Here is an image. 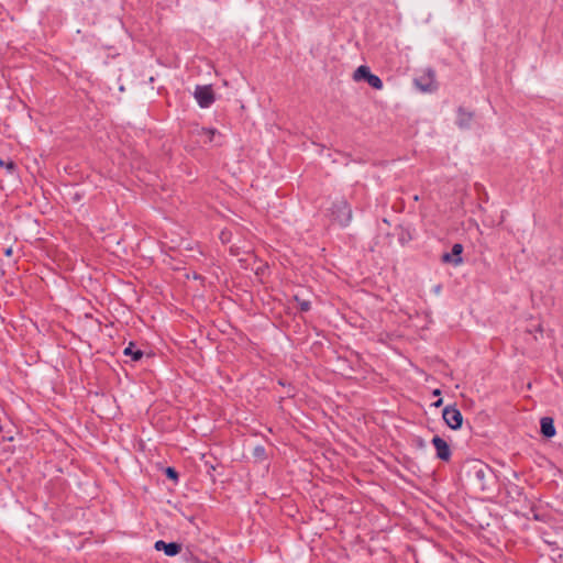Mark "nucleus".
<instances>
[{
  "mask_svg": "<svg viewBox=\"0 0 563 563\" xmlns=\"http://www.w3.org/2000/svg\"><path fill=\"white\" fill-rule=\"evenodd\" d=\"M331 217L340 225L345 227L352 219V210L345 200H338L333 202Z\"/></svg>",
  "mask_w": 563,
  "mask_h": 563,
  "instance_id": "obj_1",
  "label": "nucleus"
},
{
  "mask_svg": "<svg viewBox=\"0 0 563 563\" xmlns=\"http://www.w3.org/2000/svg\"><path fill=\"white\" fill-rule=\"evenodd\" d=\"M353 79L355 81L365 80L371 87L377 90L383 88L382 79L378 76L372 74L369 68L365 65H361L355 69Z\"/></svg>",
  "mask_w": 563,
  "mask_h": 563,
  "instance_id": "obj_2",
  "label": "nucleus"
},
{
  "mask_svg": "<svg viewBox=\"0 0 563 563\" xmlns=\"http://www.w3.org/2000/svg\"><path fill=\"white\" fill-rule=\"evenodd\" d=\"M442 417L449 428L457 430L462 427L463 417L455 406L445 407L443 409Z\"/></svg>",
  "mask_w": 563,
  "mask_h": 563,
  "instance_id": "obj_3",
  "label": "nucleus"
},
{
  "mask_svg": "<svg viewBox=\"0 0 563 563\" xmlns=\"http://www.w3.org/2000/svg\"><path fill=\"white\" fill-rule=\"evenodd\" d=\"M194 96L201 108H209L214 102V93L210 85L197 86Z\"/></svg>",
  "mask_w": 563,
  "mask_h": 563,
  "instance_id": "obj_4",
  "label": "nucleus"
},
{
  "mask_svg": "<svg viewBox=\"0 0 563 563\" xmlns=\"http://www.w3.org/2000/svg\"><path fill=\"white\" fill-rule=\"evenodd\" d=\"M415 84L422 92H432L437 89L434 73L431 69L424 70L415 79Z\"/></svg>",
  "mask_w": 563,
  "mask_h": 563,
  "instance_id": "obj_5",
  "label": "nucleus"
},
{
  "mask_svg": "<svg viewBox=\"0 0 563 563\" xmlns=\"http://www.w3.org/2000/svg\"><path fill=\"white\" fill-rule=\"evenodd\" d=\"M194 133L200 136L203 143L221 144V134L216 129L197 128Z\"/></svg>",
  "mask_w": 563,
  "mask_h": 563,
  "instance_id": "obj_6",
  "label": "nucleus"
},
{
  "mask_svg": "<svg viewBox=\"0 0 563 563\" xmlns=\"http://www.w3.org/2000/svg\"><path fill=\"white\" fill-rule=\"evenodd\" d=\"M462 252H463V245L460 243H456L453 245L451 253H444L442 255L441 260L443 263L459 266L463 263Z\"/></svg>",
  "mask_w": 563,
  "mask_h": 563,
  "instance_id": "obj_7",
  "label": "nucleus"
},
{
  "mask_svg": "<svg viewBox=\"0 0 563 563\" xmlns=\"http://www.w3.org/2000/svg\"><path fill=\"white\" fill-rule=\"evenodd\" d=\"M432 444L437 450V456L443 461H448L451 456V450L449 444L442 438L435 435L432 439Z\"/></svg>",
  "mask_w": 563,
  "mask_h": 563,
  "instance_id": "obj_8",
  "label": "nucleus"
},
{
  "mask_svg": "<svg viewBox=\"0 0 563 563\" xmlns=\"http://www.w3.org/2000/svg\"><path fill=\"white\" fill-rule=\"evenodd\" d=\"M154 548L157 550V551H164V553L168 556H175L177 555L180 550H181V547L180 544L178 543H175V542H170V543H166L164 542L163 540H158L155 542L154 544Z\"/></svg>",
  "mask_w": 563,
  "mask_h": 563,
  "instance_id": "obj_9",
  "label": "nucleus"
},
{
  "mask_svg": "<svg viewBox=\"0 0 563 563\" xmlns=\"http://www.w3.org/2000/svg\"><path fill=\"white\" fill-rule=\"evenodd\" d=\"M541 432L547 438H552L555 435V428L553 419L550 417H543L541 419Z\"/></svg>",
  "mask_w": 563,
  "mask_h": 563,
  "instance_id": "obj_10",
  "label": "nucleus"
},
{
  "mask_svg": "<svg viewBox=\"0 0 563 563\" xmlns=\"http://www.w3.org/2000/svg\"><path fill=\"white\" fill-rule=\"evenodd\" d=\"M472 120V113L465 111V110H462L460 109L459 110V113H457V124L461 126V128H465L470 124Z\"/></svg>",
  "mask_w": 563,
  "mask_h": 563,
  "instance_id": "obj_11",
  "label": "nucleus"
},
{
  "mask_svg": "<svg viewBox=\"0 0 563 563\" xmlns=\"http://www.w3.org/2000/svg\"><path fill=\"white\" fill-rule=\"evenodd\" d=\"M125 355H131L134 361H137L142 357V352L140 350L134 351V346L132 343L128 347L124 349Z\"/></svg>",
  "mask_w": 563,
  "mask_h": 563,
  "instance_id": "obj_12",
  "label": "nucleus"
},
{
  "mask_svg": "<svg viewBox=\"0 0 563 563\" xmlns=\"http://www.w3.org/2000/svg\"><path fill=\"white\" fill-rule=\"evenodd\" d=\"M0 166L5 167L9 172L14 169V163L12 161L0 159Z\"/></svg>",
  "mask_w": 563,
  "mask_h": 563,
  "instance_id": "obj_13",
  "label": "nucleus"
},
{
  "mask_svg": "<svg viewBox=\"0 0 563 563\" xmlns=\"http://www.w3.org/2000/svg\"><path fill=\"white\" fill-rule=\"evenodd\" d=\"M165 473H166L167 477H169L172 479L176 481L178 478V474L173 467H167Z\"/></svg>",
  "mask_w": 563,
  "mask_h": 563,
  "instance_id": "obj_14",
  "label": "nucleus"
},
{
  "mask_svg": "<svg viewBox=\"0 0 563 563\" xmlns=\"http://www.w3.org/2000/svg\"><path fill=\"white\" fill-rule=\"evenodd\" d=\"M220 239L223 243H229L231 241V233L228 231H222L220 234Z\"/></svg>",
  "mask_w": 563,
  "mask_h": 563,
  "instance_id": "obj_15",
  "label": "nucleus"
},
{
  "mask_svg": "<svg viewBox=\"0 0 563 563\" xmlns=\"http://www.w3.org/2000/svg\"><path fill=\"white\" fill-rule=\"evenodd\" d=\"M299 306L302 311H308L310 309V302L307 300L299 301Z\"/></svg>",
  "mask_w": 563,
  "mask_h": 563,
  "instance_id": "obj_16",
  "label": "nucleus"
},
{
  "mask_svg": "<svg viewBox=\"0 0 563 563\" xmlns=\"http://www.w3.org/2000/svg\"><path fill=\"white\" fill-rule=\"evenodd\" d=\"M264 453H265V450H264V448H263V446H256V448L254 449V454H255L256 456H258V457H260V456H263V455H264Z\"/></svg>",
  "mask_w": 563,
  "mask_h": 563,
  "instance_id": "obj_17",
  "label": "nucleus"
},
{
  "mask_svg": "<svg viewBox=\"0 0 563 563\" xmlns=\"http://www.w3.org/2000/svg\"><path fill=\"white\" fill-rule=\"evenodd\" d=\"M4 254H5V256H11V254H12V249H11V247L5 249V250H4Z\"/></svg>",
  "mask_w": 563,
  "mask_h": 563,
  "instance_id": "obj_18",
  "label": "nucleus"
},
{
  "mask_svg": "<svg viewBox=\"0 0 563 563\" xmlns=\"http://www.w3.org/2000/svg\"><path fill=\"white\" fill-rule=\"evenodd\" d=\"M435 407H440L442 405V399L440 398L433 404Z\"/></svg>",
  "mask_w": 563,
  "mask_h": 563,
  "instance_id": "obj_19",
  "label": "nucleus"
},
{
  "mask_svg": "<svg viewBox=\"0 0 563 563\" xmlns=\"http://www.w3.org/2000/svg\"><path fill=\"white\" fill-rule=\"evenodd\" d=\"M476 474H477V476H482L483 475V470H478Z\"/></svg>",
  "mask_w": 563,
  "mask_h": 563,
  "instance_id": "obj_20",
  "label": "nucleus"
},
{
  "mask_svg": "<svg viewBox=\"0 0 563 563\" xmlns=\"http://www.w3.org/2000/svg\"><path fill=\"white\" fill-rule=\"evenodd\" d=\"M433 394H434V395H440V390H439V389H435V390L433 391Z\"/></svg>",
  "mask_w": 563,
  "mask_h": 563,
  "instance_id": "obj_21",
  "label": "nucleus"
}]
</instances>
